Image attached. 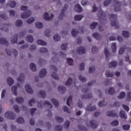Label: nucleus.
<instances>
[{"mask_svg":"<svg viewBox=\"0 0 131 131\" xmlns=\"http://www.w3.org/2000/svg\"><path fill=\"white\" fill-rule=\"evenodd\" d=\"M20 10H21V11H24L25 12L21 14V18L26 19L31 15V11L28 10V8L27 7L25 6H22L20 7Z\"/></svg>","mask_w":131,"mask_h":131,"instance_id":"nucleus-1","label":"nucleus"},{"mask_svg":"<svg viewBox=\"0 0 131 131\" xmlns=\"http://www.w3.org/2000/svg\"><path fill=\"white\" fill-rule=\"evenodd\" d=\"M50 69L52 72L51 77H52V78H54V79L59 80V76H58V74H57V71L58 70L57 67H56L54 65H51L50 67Z\"/></svg>","mask_w":131,"mask_h":131,"instance_id":"nucleus-2","label":"nucleus"},{"mask_svg":"<svg viewBox=\"0 0 131 131\" xmlns=\"http://www.w3.org/2000/svg\"><path fill=\"white\" fill-rule=\"evenodd\" d=\"M109 17L111 21V26H114L117 29L119 28V26H118L117 24V21H116V19H117V15L114 14H110Z\"/></svg>","mask_w":131,"mask_h":131,"instance_id":"nucleus-3","label":"nucleus"},{"mask_svg":"<svg viewBox=\"0 0 131 131\" xmlns=\"http://www.w3.org/2000/svg\"><path fill=\"white\" fill-rule=\"evenodd\" d=\"M5 117L10 120H14L17 117L15 114L12 111H8L5 114Z\"/></svg>","mask_w":131,"mask_h":131,"instance_id":"nucleus-4","label":"nucleus"},{"mask_svg":"<svg viewBox=\"0 0 131 131\" xmlns=\"http://www.w3.org/2000/svg\"><path fill=\"white\" fill-rule=\"evenodd\" d=\"M98 17V19L100 21V23H103L104 21H106V15L105 14V12L103 11L101 9L99 10V12L97 14Z\"/></svg>","mask_w":131,"mask_h":131,"instance_id":"nucleus-5","label":"nucleus"},{"mask_svg":"<svg viewBox=\"0 0 131 131\" xmlns=\"http://www.w3.org/2000/svg\"><path fill=\"white\" fill-rule=\"evenodd\" d=\"M67 8H68V5L66 4L61 9V11L60 12V13L59 15V19L60 20H63V18L64 17V16H65V11L67 10Z\"/></svg>","mask_w":131,"mask_h":131,"instance_id":"nucleus-6","label":"nucleus"},{"mask_svg":"<svg viewBox=\"0 0 131 131\" xmlns=\"http://www.w3.org/2000/svg\"><path fill=\"white\" fill-rule=\"evenodd\" d=\"M113 2L115 4V8H114V11L115 12H118L120 11L121 8L120 7H121V3L118 2L117 0H113Z\"/></svg>","mask_w":131,"mask_h":131,"instance_id":"nucleus-7","label":"nucleus"},{"mask_svg":"<svg viewBox=\"0 0 131 131\" xmlns=\"http://www.w3.org/2000/svg\"><path fill=\"white\" fill-rule=\"evenodd\" d=\"M87 126H91L92 128H97L98 127V122L95 120H92L90 121L89 124H87Z\"/></svg>","mask_w":131,"mask_h":131,"instance_id":"nucleus-8","label":"nucleus"},{"mask_svg":"<svg viewBox=\"0 0 131 131\" xmlns=\"http://www.w3.org/2000/svg\"><path fill=\"white\" fill-rule=\"evenodd\" d=\"M43 19L46 21H51L53 20V18H54V14H51V15H49V13H45V14L43 15Z\"/></svg>","mask_w":131,"mask_h":131,"instance_id":"nucleus-9","label":"nucleus"},{"mask_svg":"<svg viewBox=\"0 0 131 131\" xmlns=\"http://www.w3.org/2000/svg\"><path fill=\"white\" fill-rule=\"evenodd\" d=\"M47 75V70L45 69H42L39 74V76L40 78H43V77H46Z\"/></svg>","mask_w":131,"mask_h":131,"instance_id":"nucleus-10","label":"nucleus"},{"mask_svg":"<svg viewBox=\"0 0 131 131\" xmlns=\"http://www.w3.org/2000/svg\"><path fill=\"white\" fill-rule=\"evenodd\" d=\"M11 43H17L18 42V34H14L11 38Z\"/></svg>","mask_w":131,"mask_h":131,"instance_id":"nucleus-11","label":"nucleus"},{"mask_svg":"<svg viewBox=\"0 0 131 131\" xmlns=\"http://www.w3.org/2000/svg\"><path fill=\"white\" fill-rule=\"evenodd\" d=\"M77 52L79 55H83L85 53V49L84 47H80L77 49Z\"/></svg>","mask_w":131,"mask_h":131,"instance_id":"nucleus-12","label":"nucleus"},{"mask_svg":"<svg viewBox=\"0 0 131 131\" xmlns=\"http://www.w3.org/2000/svg\"><path fill=\"white\" fill-rule=\"evenodd\" d=\"M96 109H97V108L96 107V106H92V104H90V105H88L85 108L86 111H90V112L95 111Z\"/></svg>","mask_w":131,"mask_h":131,"instance_id":"nucleus-13","label":"nucleus"},{"mask_svg":"<svg viewBox=\"0 0 131 131\" xmlns=\"http://www.w3.org/2000/svg\"><path fill=\"white\" fill-rule=\"evenodd\" d=\"M106 115L110 117H115V116L117 115V114H116V113H115L114 111H111L107 112Z\"/></svg>","mask_w":131,"mask_h":131,"instance_id":"nucleus-14","label":"nucleus"},{"mask_svg":"<svg viewBox=\"0 0 131 131\" xmlns=\"http://www.w3.org/2000/svg\"><path fill=\"white\" fill-rule=\"evenodd\" d=\"M25 89L28 94H33V90H32V89L31 88V87H30V85H29V84L26 85Z\"/></svg>","mask_w":131,"mask_h":131,"instance_id":"nucleus-15","label":"nucleus"},{"mask_svg":"<svg viewBox=\"0 0 131 131\" xmlns=\"http://www.w3.org/2000/svg\"><path fill=\"white\" fill-rule=\"evenodd\" d=\"M75 11L76 12H77L78 13H81L82 12V8H81V6L79 5V4H76L75 6Z\"/></svg>","mask_w":131,"mask_h":131,"instance_id":"nucleus-16","label":"nucleus"},{"mask_svg":"<svg viewBox=\"0 0 131 131\" xmlns=\"http://www.w3.org/2000/svg\"><path fill=\"white\" fill-rule=\"evenodd\" d=\"M0 43L1 45H5V46H9V42L4 37L0 38Z\"/></svg>","mask_w":131,"mask_h":131,"instance_id":"nucleus-17","label":"nucleus"},{"mask_svg":"<svg viewBox=\"0 0 131 131\" xmlns=\"http://www.w3.org/2000/svg\"><path fill=\"white\" fill-rule=\"evenodd\" d=\"M120 116L121 118H123L124 119H126V118H127V116L126 115V114L124 111H121L120 112Z\"/></svg>","mask_w":131,"mask_h":131,"instance_id":"nucleus-18","label":"nucleus"},{"mask_svg":"<svg viewBox=\"0 0 131 131\" xmlns=\"http://www.w3.org/2000/svg\"><path fill=\"white\" fill-rule=\"evenodd\" d=\"M26 40L29 42H33V36L31 35H28L26 38Z\"/></svg>","mask_w":131,"mask_h":131,"instance_id":"nucleus-19","label":"nucleus"},{"mask_svg":"<svg viewBox=\"0 0 131 131\" xmlns=\"http://www.w3.org/2000/svg\"><path fill=\"white\" fill-rule=\"evenodd\" d=\"M108 66L109 68H113V67H116V66H117V62L115 61H113L108 63Z\"/></svg>","mask_w":131,"mask_h":131,"instance_id":"nucleus-20","label":"nucleus"},{"mask_svg":"<svg viewBox=\"0 0 131 131\" xmlns=\"http://www.w3.org/2000/svg\"><path fill=\"white\" fill-rule=\"evenodd\" d=\"M17 80H18V81L20 82V83H22V82H24V74L21 73L20 75V76L17 78Z\"/></svg>","mask_w":131,"mask_h":131,"instance_id":"nucleus-21","label":"nucleus"},{"mask_svg":"<svg viewBox=\"0 0 131 131\" xmlns=\"http://www.w3.org/2000/svg\"><path fill=\"white\" fill-rule=\"evenodd\" d=\"M58 91H59L61 94H64V93H65V91H66V88L63 86H59L58 87Z\"/></svg>","mask_w":131,"mask_h":131,"instance_id":"nucleus-22","label":"nucleus"},{"mask_svg":"<svg viewBox=\"0 0 131 131\" xmlns=\"http://www.w3.org/2000/svg\"><path fill=\"white\" fill-rule=\"evenodd\" d=\"M35 103H36V101H35V99H34V98H31V100H29L28 105L30 107H32V105H33V104H35Z\"/></svg>","mask_w":131,"mask_h":131,"instance_id":"nucleus-23","label":"nucleus"},{"mask_svg":"<svg viewBox=\"0 0 131 131\" xmlns=\"http://www.w3.org/2000/svg\"><path fill=\"white\" fill-rule=\"evenodd\" d=\"M93 37H94V38H95V39H97V40H99V39H101V38L102 37V36H101V35H100L98 33H94L93 34Z\"/></svg>","mask_w":131,"mask_h":131,"instance_id":"nucleus-24","label":"nucleus"},{"mask_svg":"<svg viewBox=\"0 0 131 131\" xmlns=\"http://www.w3.org/2000/svg\"><path fill=\"white\" fill-rule=\"evenodd\" d=\"M72 35L74 36V37H76L77 35V33H78V30L77 29H73L71 31Z\"/></svg>","mask_w":131,"mask_h":131,"instance_id":"nucleus-25","label":"nucleus"},{"mask_svg":"<svg viewBox=\"0 0 131 131\" xmlns=\"http://www.w3.org/2000/svg\"><path fill=\"white\" fill-rule=\"evenodd\" d=\"M30 68L32 71H36V66L33 63L30 64Z\"/></svg>","mask_w":131,"mask_h":131,"instance_id":"nucleus-26","label":"nucleus"},{"mask_svg":"<svg viewBox=\"0 0 131 131\" xmlns=\"http://www.w3.org/2000/svg\"><path fill=\"white\" fill-rule=\"evenodd\" d=\"M82 99H91V98H93V95L92 94H86L82 96Z\"/></svg>","mask_w":131,"mask_h":131,"instance_id":"nucleus-27","label":"nucleus"},{"mask_svg":"<svg viewBox=\"0 0 131 131\" xmlns=\"http://www.w3.org/2000/svg\"><path fill=\"white\" fill-rule=\"evenodd\" d=\"M51 101L55 107H58L59 106V102L58 100H56L55 98H53L51 99Z\"/></svg>","mask_w":131,"mask_h":131,"instance_id":"nucleus-28","label":"nucleus"},{"mask_svg":"<svg viewBox=\"0 0 131 131\" xmlns=\"http://www.w3.org/2000/svg\"><path fill=\"white\" fill-rule=\"evenodd\" d=\"M78 78H79V80H80V81H82V82H85V81H86V80H88L86 78L82 76L81 75H80L78 76Z\"/></svg>","mask_w":131,"mask_h":131,"instance_id":"nucleus-29","label":"nucleus"},{"mask_svg":"<svg viewBox=\"0 0 131 131\" xmlns=\"http://www.w3.org/2000/svg\"><path fill=\"white\" fill-rule=\"evenodd\" d=\"M107 105V102H104V101H99L98 103V107H104V106H106Z\"/></svg>","mask_w":131,"mask_h":131,"instance_id":"nucleus-30","label":"nucleus"},{"mask_svg":"<svg viewBox=\"0 0 131 131\" xmlns=\"http://www.w3.org/2000/svg\"><path fill=\"white\" fill-rule=\"evenodd\" d=\"M83 18V16L81 15H77L75 16L74 19L76 21H80L81 19Z\"/></svg>","mask_w":131,"mask_h":131,"instance_id":"nucleus-31","label":"nucleus"},{"mask_svg":"<svg viewBox=\"0 0 131 131\" xmlns=\"http://www.w3.org/2000/svg\"><path fill=\"white\" fill-rule=\"evenodd\" d=\"M44 104L46 105L48 107V108H49V109H51V108H52L53 107L52 104H51V103L48 100H45L44 101Z\"/></svg>","mask_w":131,"mask_h":131,"instance_id":"nucleus-32","label":"nucleus"},{"mask_svg":"<svg viewBox=\"0 0 131 131\" xmlns=\"http://www.w3.org/2000/svg\"><path fill=\"white\" fill-rule=\"evenodd\" d=\"M108 93L110 95H114V94H115V89H114V88L111 87L109 89Z\"/></svg>","mask_w":131,"mask_h":131,"instance_id":"nucleus-33","label":"nucleus"},{"mask_svg":"<svg viewBox=\"0 0 131 131\" xmlns=\"http://www.w3.org/2000/svg\"><path fill=\"white\" fill-rule=\"evenodd\" d=\"M39 95H40L41 98H46L47 95L46 94V91H40L39 92Z\"/></svg>","mask_w":131,"mask_h":131,"instance_id":"nucleus-34","label":"nucleus"},{"mask_svg":"<svg viewBox=\"0 0 131 131\" xmlns=\"http://www.w3.org/2000/svg\"><path fill=\"white\" fill-rule=\"evenodd\" d=\"M16 121L17 123H24V119L22 117H20L17 119Z\"/></svg>","mask_w":131,"mask_h":131,"instance_id":"nucleus-35","label":"nucleus"},{"mask_svg":"<svg viewBox=\"0 0 131 131\" xmlns=\"http://www.w3.org/2000/svg\"><path fill=\"white\" fill-rule=\"evenodd\" d=\"M7 82L9 85H12L14 83V80L11 77H9L7 79Z\"/></svg>","mask_w":131,"mask_h":131,"instance_id":"nucleus-36","label":"nucleus"},{"mask_svg":"<svg viewBox=\"0 0 131 131\" xmlns=\"http://www.w3.org/2000/svg\"><path fill=\"white\" fill-rule=\"evenodd\" d=\"M23 22L22 20L18 19L15 22V25L17 27H20V26H22Z\"/></svg>","mask_w":131,"mask_h":131,"instance_id":"nucleus-37","label":"nucleus"},{"mask_svg":"<svg viewBox=\"0 0 131 131\" xmlns=\"http://www.w3.org/2000/svg\"><path fill=\"white\" fill-rule=\"evenodd\" d=\"M16 101L19 104H22L24 102V99L22 97H18L16 98Z\"/></svg>","mask_w":131,"mask_h":131,"instance_id":"nucleus-38","label":"nucleus"},{"mask_svg":"<svg viewBox=\"0 0 131 131\" xmlns=\"http://www.w3.org/2000/svg\"><path fill=\"white\" fill-rule=\"evenodd\" d=\"M35 27L37 28V29H40V28H42L43 25L41 23H36L35 24Z\"/></svg>","mask_w":131,"mask_h":131,"instance_id":"nucleus-39","label":"nucleus"},{"mask_svg":"<svg viewBox=\"0 0 131 131\" xmlns=\"http://www.w3.org/2000/svg\"><path fill=\"white\" fill-rule=\"evenodd\" d=\"M56 120H57V121L58 122H59V123H61V122H63V121H64V119H63V118L61 117H56L55 118Z\"/></svg>","mask_w":131,"mask_h":131,"instance_id":"nucleus-40","label":"nucleus"},{"mask_svg":"<svg viewBox=\"0 0 131 131\" xmlns=\"http://www.w3.org/2000/svg\"><path fill=\"white\" fill-rule=\"evenodd\" d=\"M105 75L107 77H113V74L111 73L110 70L106 71Z\"/></svg>","mask_w":131,"mask_h":131,"instance_id":"nucleus-41","label":"nucleus"},{"mask_svg":"<svg viewBox=\"0 0 131 131\" xmlns=\"http://www.w3.org/2000/svg\"><path fill=\"white\" fill-rule=\"evenodd\" d=\"M122 35L124 37H129V32H127V31H123L122 32Z\"/></svg>","mask_w":131,"mask_h":131,"instance_id":"nucleus-42","label":"nucleus"},{"mask_svg":"<svg viewBox=\"0 0 131 131\" xmlns=\"http://www.w3.org/2000/svg\"><path fill=\"white\" fill-rule=\"evenodd\" d=\"M98 25V23L94 22L90 25V28L91 29H95L96 27H97Z\"/></svg>","mask_w":131,"mask_h":131,"instance_id":"nucleus-43","label":"nucleus"},{"mask_svg":"<svg viewBox=\"0 0 131 131\" xmlns=\"http://www.w3.org/2000/svg\"><path fill=\"white\" fill-rule=\"evenodd\" d=\"M12 93L15 95V96H17V86H13L12 89Z\"/></svg>","mask_w":131,"mask_h":131,"instance_id":"nucleus-44","label":"nucleus"},{"mask_svg":"<svg viewBox=\"0 0 131 131\" xmlns=\"http://www.w3.org/2000/svg\"><path fill=\"white\" fill-rule=\"evenodd\" d=\"M62 110L67 113H71V111L66 106H64L62 107Z\"/></svg>","mask_w":131,"mask_h":131,"instance_id":"nucleus-45","label":"nucleus"},{"mask_svg":"<svg viewBox=\"0 0 131 131\" xmlns=\"http://www.w3.org/2000/svg\"><path fill=\"white\" fill-rule=\"evenodd\" d=\"M67 61L69 65H70L71 66H72V65H73V59H72V58H67Z\"/></svg>","mask_w":131,"mask_h":131,"instance_id":"nucleus-46","label":"nucleus"},{"mask_svg":"<svg viewBox=\"0 0 131 131\" xmlns=\"http://www.w3.org/2000/svg\"><path fill=\"white\" fill-rule=\"evenodd\" d=\"M112 49L113 53H115L116 52L117 48H116V43H113L112 45Z\"/></svg>","mask_w":131,"mask_h":131,"instance_id":"nucleus-47","label":"nucleus"},{"mask_svg":"<svg viewBox=\"0 0 131 131\" xmlns=\"http://www.w3.org/2000/svg\"><path fill=\"white\" fill-rule=\"evenodd\" d=\"M111 2H112V0H105L103 3V5L105 7H107V6H109L110 4H111Z\"/></svg>","mask_w":131,"mask_h":131,"instance_id":"nucleus-48","label":"nucleus"},{"mask_svg":"<svg viewBox=\"0 0 131 131\" xmlns=\"http://www.w3.org/2000/svg\"><path fill=\"white\" fill-rule=\"evenodd\" d=\"M13 109L15 112H16V113H19V112H20V110H19V106H18V105H14L13 106Z\"/></svg>","mask_w":131,"mask_h":131,"instance_id":"nucleus-49","label":"nucleus"},{"mask_svg":"<svg viewBox=\"0 0 131 131\" xmlns=\"http://www.w3.org/2000/svg\"><path fill=\"white\" fill-rule=\"evenodd\" d=\"M111 124L113 126H116L117 125H118V124H119V122H118V121L117 120H114L111 122Z\"/></svg>","mask_w":131,"mask_h":131,"instance_id":"nucleus-50","label":"nucleus"},{"mask_svg":"<svg viewBox=\"0 0 131 131\" xmlns=\"http://www.w3.org/2000/svg\"><path fill=\"white\" fill-rule=\"evenodd\" d=\"M11 53H12L14 57H17V56H18V51L15 49L12 50Z\"/></svg>","mask_w":131,"mask_h":131,"instance_id":"nucleus-51","label":"nucleus"},{"mask_svg":"<svg viewBox=\"0 0 131 131\" xmlns=\"http://www.w3.org/2000/svg\"><path fill=\"white\" fill-rule=\"evenodd\" d=\"M71 83H72V79H71V78H69L67 82H66V85L69 86Z\"/></svg>","mask_w":131,"mask_h":131,"instance_id":"nucleus-52","label":"nucleus"},{"mask_svg":"<svg viewBox=\"0 0 131 131\" xmlns=\"http://www.w3.org/2000/svg\"><path fill=\"white\" fill-rule=\"evenodd\" d=\"M98 51V48L96 46H93L92 47V52L93 54H96Z\"/></svg>","mask_w":131,"mask_h":131,"instance_id":"nucleus-53","label":"nucleus"},{"mask_svg":"<svg viewBox=\"0 0 131 131\" xmlns=\"http://www.w3.org/2000/svg\"><path fill=\"white\" fill-rule=\"evenodd\" d=\"M53 38L55 41H59V40L60 39V36H59L58 34H55Z\"/></svg>","mask_w":131,"mask_h":131,"instance_id":"nucleus-54","label":"nucleus"},{"mask_svg":"<svg viewBox=\"0 0 131 131\" xmlns=\"http://www.w3.org/2000/svg\"><path fill=\"white\" fill-rule=\"evenodd\" d=\"M72 102V96H70L67 101V104L68 106H70V103Z\"/></svg>","mask_w":131,"mask_h":131,"instance_id":"nucleus-55","label":"nucleus"},{"mask_svg":"<svg viewBox=\"0 0 131 131\" xmlns=\"http://www.w3.org/2000/svg\"><path fill=\"white\" fill-rule=\"evenodd\" d=\"M104 54L106 56V59H108V57H109L110 55V53H109V51H108V49H104Z\"/></svg>","mask_w":131,"mask_h":131,"instance_id":"nucleus-56","label":"nucleus"},{"mask_svg":"<svg viewBox=\"0 0 131 131\" xmlns=\"http://www.w3.org/2000/svg\"><path fill=\"white\" fill-rule=\"evenodd\" d=\"M37 43H38V45H41V46H46L47 45V42L42 40H38Z\"/></svg>","mask_w":131,"mask_h":131,"instance_id":"nucleus-57","label":"nucleus"},{"mask_svg":"<svg viewBox=\"0 0 131 131\" xmlns=\"http://www.w3.org/2000/svg\"><path fill=\"white\" fill-rule=\"evenodd\" d=\"M126 100L127 101H131V92H127Z\"/></svg>","mask_w":131,"mask_h":131,"instance_id":"nucleus-58","label":"nucleus"},{"mask_svg":"<svg viewBox=\"0 0 131 131\" xmlns=\"http://www.w3.org/2000/svg\"><path fill=\"white\" fill-rule=\"evenodd\" d=\"M124 97H125V93L122 92L120 94L119 96H118V98L119 99H123V98H124Z\"/></svg>","mask_w":131,"mask_h":131,"instance_id":"nucleus-59","label":"nucleus"},{"mask_svg":"<svg viewBox=\"0 0 131 131\" xmlns=\"http://www.w3.org/2000/svg\"><path fill=\"white\" fill-rule=\"evenodd\" d=\"M51 32V30L50 29H47L45 31V34L46 36H47L48 37H49L50 36V33Z\"/></svg>","mask_w":131,"mask_h":131,"instance_id":"nucleus-60","label":"nucleus"},{"mask_svg":"<svg viewBox=\"0 0 131 131\" xmlns=\"http://www.w3.org/2000/svg\"><path fill=\"white\" fill-rule=\"evenodd\" d=\"M34 21V18L33 17H31L29 19L27 20V23H28V24H31L32 22Z\"/></svg>","mask_w":131,"mask_h":131,"instance_id":"nucleus-61","label":"nucleus"},{"mask_svg":"<svg viewBox=\"0 0 131 131\" xmlns=\"http://www.w3.org/2000/svg\"><path fill=\"white\" fill-rule=\"evenodd\" d=\"M40 52L42 53H47L48 49L46 48H41L40 49Z\"/></svg>","mask_w":131,"mask_h":131,"instance_id":"nucleus-62","label":"nucleus"},{"mask_svg":"<svg viewBox=\"0 0 131 131\" xmlns=\"http://www.w3.org/2000/svg\"><path fill=\"white\" fill-rule=\"evenodd\" d=\"M61 50H66L67 49V43H63L61 46Z\"/></svg>","mask_w":131,"mask_h":131,"instance_id":"nucleus-63","label":"nucleus"},{"mask_svg":"<svg viewBox=\"0 0 131 131\" xmlns=\"http://www.w3.org/2000/svg\"><path fill=\"white\" fill-rule=\"evenodd\" d=\"M62 126L61 125H57L56 127H55V130H57V131H61L62 130Z\"/></svg>","mask_w":131,"mask_h":131,"instance_id":"nucleus-64","label":"nucleus"}]
</instances>
